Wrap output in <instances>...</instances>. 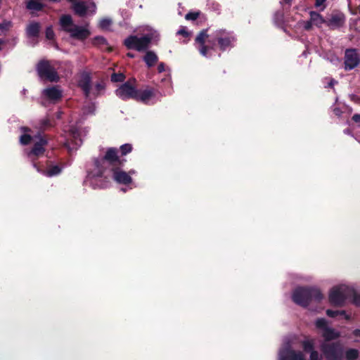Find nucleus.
<instances>
[{"label": "nucleus", "instance_id": "28", "mask_svg": "<svg viewBox=\"0 0 360 360\" xmlns=\"http://www.w3.org/2000/svg\"><path fill=\"white\" fill-rule=\"evenodd\" d=\"M323 336L324 337L327 342L328 340L338 338L339 334L337 332H335L333 329L327 327L323 331Z\"/></svg>", "mask_w": 360, "mask_h": 360}, {"label": "nucleus", "instance_id": "11", "mask_svg": "<svg viewBox=\"0 0 360 360\" xmlns=\"http://www.w3.org/2000/svg\"><path fill=\"white\" fill-rule=\"evenodd\" d=\"M72 7L75 13L79 16H84L87 13L88 10L91 11V14H94L96 9L95 3L91 2L86 4V3L81 1H73Z\"/></svg>", "mask_w": 360, "mask_h": 360}, {"label": "nucleus", "instance_id": "9", "mask_svg": "<svg viewBox=\"0 0 360 360\" xmlns=\"http://www.w3.org/2000/svg\"><path fill=\"white\" fill-rule=\"evenodd\" d=\"M321 351L328 360H339L342 356V349L339 343L325 342L321 345Z\"/></svg>", "mask_w": 360, "mask_h": 360}, {"label": "nucleus", "instance_id": "25", "mask_svg": "<svg viewBox=\"0 0 360 360\" xmlns=\"http://www.w3.org/2000/svg\"><path fill=\"white\" fill-rule=\"evenodd\" d=\"M60 22L63 30L67 32L75 25L71 16L69 15H63L60 18Z\"/></svg>", "mask_w": 360, "mask_h": 360}, {"label": "nucleus", "instance_id": "3", "mask_svg": "<svg viewBox=\"0 0 360 360\" xmlns=\"http://www.w3.org/2000/svg\"><path fill=\"white\" fill-rule=\"evenodd\" d=\"M323 298L320 290L316 288H297L292 294V300L297 304L307 307L314 300L319 302Z\"/></svg>", "mask_w": 360, "mask_h": 360}, {"label": "nucleus", "instance_id": "10", "mask_svg": "<svg viewBox=\"0 0 360 360\" xmlns=\"http://www.w3.org/2000/svg\"><path fill=\"white\" fill-rule=\"evenodd\" d=\"M360 63V58L355 49H347L345 55V69L351 70Z\"/></svg>", "mask_w": 360, "mask_h": 360}, {"label": "nucleus", "instance_id": "15", "mask_svg": "<svg viewBox=\"0 0 360 360\" xmlns=\"http://www.w3.org/2000/svg\"><path fill=\"white\" fill-rule=\"evenodd\" d=\"M68 32L70 33L71 37L80 40L86 39L90 34V32L87 29L76 25L69 30Z\"/></svg>", "mask_w": 360, "mask_h": 360}, {"label": "nucleus", "instance_id": "19", "mask_svg": "<svg viewBox=\"0 0 360 360\" xmlns=\"http://www.w3.org/2000/svg\"><path fill=\"white\" fill-rule=\"evenodd\" d=\"M70 135L73 140L70 142L67 141L65 143V147L68 149L70 152L77 150L78 147H79L82 143V139L79 137V134L75 129H72L70 131Z\"/></svg>", "mask_w": 360, "mask_h": 360}, {"label": "nucleus", "instance_id": "27", "mask_svg": "<svg viewBox=\"0 0 360 360\" xmlns=\"http://www.w3.org/2000/svg\"><path fill=\"white\" fill-rule=\"evenodd\" d=\"M26 7L27 9L33 11H39L44 8V5L39 0H30L27 1Z\"/></svg>", "mask_w": 360, "mask_h": 360}, {"label": "nucleus", "instance_id": "17", "mask_svg": "<svg viewBox=\"0 0 360 360\" xmlns=\"http://www.w3.org/2000/svg\"><path fill=\"white\" fill-rule=\"evenodd\" d=\"M207 32V30H202L195 38V42L200 44L198 50L203 56H207V52L210 49L205 44L206 39L209 37Z\"/></svg>", "mask_w": 360, "mask_h": 360}, {"label": "nucleus", "instance_id": "38", "mask_svg": "<svg viewBox=\"0 0 360 360\" xmlns=\"http://www.w3.org/2000/svg\"><path fill=\"white\" fill-rule=\"evenodd\" d=\"M199 15V13L197 12H190L186 15V19L188 20H195L198 18Z\"/></svg>", "mask_w": 360, "mask_h": 360}, {"label": "nucleus", "instance_id": "18", "mask_svg": "<svg viewBox=\"0 0 360 360\" xmlns=\"http://www.w3.org/2000/svg\"><path fill=\"white\" fill-rule=\"evenodd\" d=\"M79 86L83 90L86 98H91V77L89 74L84 73L82 75L79 81Z\"/></svg>", "mask_w": 360, "mask_h": 360}, {"label": "nucleus", "instance_id": "44", "mask_svg": "<svg viewBox=\"0 0 360 360\" xmlns=\"http://www.w3.org/2000/svg\"><path fill=\"white\" fill-rule=\"evenodd\" d=\"M177 34H180V35H183L184 37H187L188 35V33L187 32V31L184 28L180 29L177 32Z\"/></svg>", "mask_w": 360, "mask_h": 360}, {"label": "nucleus", "instance_id": "41", "mask_svg": "<svg viewBox=\"0 0 360 360\" xmlns=\"http://www.w3.org/2000/svg\"><path fill=\"white\" fill-rule=\"evenodd\" d=\"M94 40H95L96 43L99 44H106V40L103 37H95Z\"/></svg>", "mask_w": 360, "mask_h": 360}, {"label": "nucleus", "instance_id": "7", "mask_svg": "<svg viewBox=\"0 0 360 360\" xmlns=\"http://www.w3.org/2000/svg\"><path fill=\"white\" fill-rule=\"evenodd\" d=\"M37 71L40 78L50 82H57L59 77L56 68L48 60L40 61L37 66Z\"/></svg>", "mask_w": 360, "mask_h": 360}, {"label": "nucleus", "instance_id": "39", "mask_svg": "<svg viewBox=\"0 0 360 360\" xmlns=\"http://www.w3.org/2000/svg\"><path fill=\"white\" fill-rule=\"evenodd\" d=\"M94 110H95L94 104H91L89 106H85L84 108V113L86 114V115L94 113Z\"/></svg>", "mask_w": 360, "mask_h": 360}, {"label": "nucleus", "instance_id": "30", "mask_svg": "<svg viewBox=\"0 0 360 360\" xmlns=\"http://www.w3.org/2000/svg\"><path fill=\"white\" fill-rule=\"evenodd\" d=\"M345 355L348 360H354L358 357L359 352L355 349H349L346 352Z\"/></svg>", "mask_w": 360, "mask_h": 360}, {"label": "nucleus", "instance_id": "31", "mask_svg": "<svg viewBox=\"0 0 360 360\" xmlns=\"http://www.w3.org/2000/svg\"><path fill=\"white\" fill-rule=\"evenodd\" d=\"M112 24V20L110 18L102 19L99 22V26L103 30H108Z\"/></svg>", "mask_w": 360, "mask_h": 360}, {"label": "nucleus", "instance_id": "32", "mask_svg": "<svg viewBox=\"0 0 360 360\" xmlns=\"http://www.w3.org/2000/svg\"><path fill=\"white\" fill-rule=\"evenodd\" d=\"M52 124L48 118H45L42 120L39 123V129L40 130H45L47 128L51 127Z\"/></svg>", "mask_w": 360, "mask_h": 360}, {"label": "nucleus", "instance_id": "48", "mask_svg": "<svg viewBox=\"0 0 360 360\" xmlns=\"http://www.w3.org/2000/svg\"><path fill=\"white\" fill-rule=\"evenodd\" d=\"M326 0H316L315 6L320 7L322 6Z\"/></svg>", "mask_w": 360, "mask_h": 360}, {"label": "nucleus", "instance_id": "20", "mask_svg": "<svg viewBox=\"0 0 360 360\" xmlns=\"http://www.w3.org/2000/svg\"><path fill=\"white\" fill-rule=\"evenodd\" d=\"M345 23V17L341 13L333 14L326 20V25L331 29H337L343 25Z\"/></svg>", "mask_w": 360, "mask_h": 360}, {"label": "nucleus", "instance_id": "45", "mask_svg": "<svg viewBox=\"0 0 360 360\" xmlns=\"http://www.w3.org/2000/svg\"><path fill=\"white\" fill-rule=\"evenodd\" d=\"M352 120L360 124V114H354L352 117Z\"/></svg>", "mask_w": 360, "mask_h": 360}, {"label": "nucleus", "instance_id": "37", "mask_svg": "<svg viewBox=\"0 0 360 360\" xmlns=\"http://www.w3.org/2000/svg\"><path fill=\"white\" fill-rule=\"evenodd\" d=\"M104 89V85L101 83L96 84L95 89H94L91 94L96 96L101 91Z\"/></svg>", "mask_w": 360, "mask_h": 360}, {"label": "nucleus", "instance_id": "1", "mask_svg": "<svg viewBox=\"0 0 360 360\" xmlns=\"http://www.w3.org/2000/svg\"><path fill=\"white\" fill-rule=\"evenodd\" d=\"M121 160L117 155V150L114 148H108L105 156L94 161L93 168L89 170L86 181L94 188H103L110 182L106 172L108 168H115L121 165Z\"/></svg>", "mask_w": 360, "mask_h": 360}, {"label": "nucleus", "instance_id": "36", "mask_svg": "<svg viewBox=\"0 0 360 360\" xmlns=\"http://www.w3.org/2000/svg\"><path fill=\"white\" fill-rule=\"evenodd\" d=\"M349 299H352V302L357 306H360V295L357 294L354 290V294L349 297Z\"/></svg>", "mask_w": 360, "mask_h": 360}, {"label": "nucleus", "instance_id": "2", "mask_svg": "<svg viewBox=\"0 0 360 360\" xmlns=\"http://www.w3.org/2000/svg\"><path fill=\"white\" fill-rule=\"evenodd\" d=\"M20 129L25 133L20 138L21 144L27 145L32 141L34 142L32 149L27 153V158L34 162L39 157L44 155L45 151L44 146L47 144V141L41 137L40 134L39 136H32L26 134L30 131L27 127H21Z\"/></svg>", "mask_w": 360, "mask_h": 360}, {"label": "nucleus", "instance_id": "6", "mask_svg": "<svg viewBox=\"0 0 360 360\" xmlns=\"http://www.w3.org/2000/svg\"><path fill=\"white\" fill-rule=\"evenodd\" d=\"M352 294H354V288L351 287L346 285L335 286L330 292L329 301L334 306L341 307Z\"/></svg>", "mask_w": 360, "mask_h": 360}, {"label": "nucleus", "instance_id": "33", "mask_svg": "<svg viewBox=\"0 0 360 360\" xmlns=\"http://www.w3.org/2000/svg\"><path fill=\"white\" fill-rule=\"evenodd\" d=\"M125 77L122 73H113L111 75V81L113 82H118L124 81Z\"/></svg>", "mask_w": 360, "mask_h": 360}, {"label": "nucleus", "instance_id": "50", "mask_svg": "<svg viewBox=\"0 0 360 360\" xmlns=\"http://www.w3.org/2000/svg\"><path fill=\"white\" fill-rule=\"evenodd\" d=\"M337 82L333 79H330V82L328 83V86L329 87H333L334 84H336Z\"/></svg>", "mask_w": 360, "mask_h": 360}, {"label": "nucleus", "instance_id": "21", "mask_svg": "<svg viewBox=\"0 0 360 360\" xmlns=\"http://www.w3.org/2000/svg\"><path fill=\"white\" fill-rule=\"evenodd\" d=\"M303 348L306 352H310V360H319V354L314 350V341L308 340L303 342Z\"/></svg>", "mask_w": 360, "mask_h": 360}, {"label": "nucleus", "instance_id": "4", "mask_svg": "<svg viewBox=\"0 0 360 360\" xmlns=\"http://www.w3.org/2000/svg\"><path fill=\"white\" fill-rule=\"evenodd\" d=\"M158 37L156 31L150 30L148 33L142 37L131 35L124 40V45L129 49H134L138 51H143L146 50L152 41L155 40Z\"/></svg>", "mask_w": 360, "mask_h": 360}, {"label": "nucleus", "instance_id": "12", "mask_svg": "<svg viewBox=\"0 0 360 360\" xmlns=\"http://www.w3.org/2000/svg\"><path fill=\"white\" fill-rule=\"evenodd\" d=\"M136 94V89L129 82H125L116 90V95L122 100L134 99Z\"/></svg>", "mask_w": 360, "mask_h": 360}, {"label": "nucleus", "instance_id": "22", "mask_svg": "<svg viewBox=\"0 0 360 360\" xmlns=\"http://www.w3.org/2000/svg\"><path fill=\"white\" fill-rule=\"evenodd\" d=\"M33 166L37 168L39 172H41L44 175L51 177L53 176L58 175L61 172V168L58 165H51L47 169L41 170L37 167V165L34 162Z\"/></svg>", "mask_w": 360, "mask_h": 360}, {"label": "nucleus", "instance_id": "56", "mask_svg": "<svg viewBox=\"0 0 360 360\" xmlns=\"http://www.w3.org/2000/svg\"><path fill=\"white\" fill-rule=\"evenodd\" d=\"M60 115H61V113H60V112H58V115H57V117H58V118H60Z\"/></svg>", "mask_w": 360, "mask_h": 360}, {"label": "nucleus", "instance_id": "5", "mask_svg": "<svg viewBox=\"0 0 360 360\" xmlns=\"http://www.w3.org/2000/svg\"><path fill=\"white\" fill-rule=\"evenodd\" d=\"M210 37V42L214 44L216 41L221 51L233 46L236 39L233 32L224 29L215 30Z\"/></svg>", "mask_w": 360, "mask_h": 360}, {"label": "nucleus", "instance_id": "53", "mask_svg": "<svg viewBox=\"0 0 360 360\" xmlns=\"http://www.w3.org/2000/svg\"><path fill=\"white\" fill-rule=\"evenodd\" d=\"M4 43V40L0 39V50L1 49V46Z\"/></svg>", "mask_w": 360, "mask_h": 360}, {"label": "nucleus", "instance_id": "49", "mask_svg": "<svg viewBox=\"0 0 360 360\" xmlns=\"http://www.w3.org/2000/svg\"><path fill=\"white\" fill-rule=\"evenodd\" d=\"M333 112L337 116H340L341 115V110L338 108H335L333 109Z\"/></svg>", "mask_w": 360, "mask_h": 360}, {"label": "nucleus", "instance_id": "23", "mask_svg": "<svg viewBox=\"0 0 360 360\" xmlns=\"http://www.w3.org/2000/svg\"><path fill=\"white\" fill-rule=\"evenodd\" d=\"M40 31V25L39 22H31L26 29V33L28 37H37Z\"/></svg>", "mask_w": 360, "mask_h": 360}, {"label": "nucleus", "instance_id": "42", "mask_svg": "<svg viewBox=\"0 0 360 360\" xmlns=\"http://www.w3.org/2000/svg\"><path fill=\"white\" fill-rule=\"evenodd\" d=\"M312 25H313V23H312V22H311V19H309V20L306 21V22H304V29H305L306 30H311V27H312Z\"/></svg>", "mask_w": 360, "mask_h": 360}, {"label": "nucleus", "instance_id": "43", "mask_svg": "<svg viewBox=\"0 0 360 360\" xmlns=\"http://www.w3.org/2000/svg\"><path fill=\"white\" fill-rule=\"evenodd\" d=\"M292 0H282L281 4L283 5V6H287V7L288 8L292 5Z\"/></svg>", "mask_w": 360, "mask_h": 360}, {"label": "nucleus", "instance_id": "34", "mask_svg": "<svg viewBox=\"0 0 360 360\" xmlns=\"http://www.w3.org/2000/svg\"><path fill=\"white\" fill-rule=\"evenodd\" d=\"M121 153L123 155H127V153H130L132 150V146L131 144L126 143L120 147Z\"/></svg>", "mask_w": 360, "mask_h": 360}, {"label": "nucleus", "instance_id": "54", "mask_svg": "<svg viewBox=\"0 0 360 360\" xmlns=\"http://www.w3.org/2000/svg\"><path fill=\"white\" fill-rule=\"evenodd\" d=\"M134 173H135L134 170H131V171L129 172L128 174L130 175V174H133Z\"/></svg>", "mask_w": 360, "mask_h": 360}, {"label": "nucleus", "instance_id": "52", "mask_svg": "<svg viewBox=\"0 0 360 360\" xmlns=\"http://www.w3.org/2000/svg\"><path fill=\"white\" fill-rule=\"evenodd\" d=\"M127 55L129 58H134V53H128Z\"/></svg>", "mask_w": 360, "mask_h": 360}, {"label": "nucleus", "instance_id": "40", "mask_svg": "<svg viewBox=\"0 0 360 360\" xmlns=\"http://www.w3.org/2000/svg\"><path fill=\"white\" fill-rule=\"evenodd\" d=\"M46 37L48 39H53L54 38V32L51 27H48L46 30Z\"/></svg>", "mask_w": 360, "mask_h": 360}, {"label": "nucleus", "instance_id": "55", "mask_svg": "<svg viewBox=\"0 0 360 360\" xmlns=\"http://www.w3.org/2000/svg\"><path fill=\"white\" fill-rule=\"evenodd\" d=\"M345 134H349V131L348 129H345Z\"/></svg>", "mask_w": 360, "mask_h": 360}, {"label": "nucleus", "instance_id": "26", "mask_svg": "<svg viewBox=\"0 0 360 360\" xmlns=\"http://www.w3.org/2000/svg\"><path fill=\"white\" fill-rule=\"evenodd\" d=\"M143 60L148 68H151L158 62V57L155 52L148 51L146 52Z\"/></svg>", "mask_w": 360, "mask_h": 360}, {"label": "nucleus", "instance_id": "16", "mask_svg": "<svg viewBox=\"0 0 360 360\" xmlns=\"http://www.w3.org/2000/svg\"><path fill=\"white\" fill-rule=\"evenodd\" d=\"M154 96L155 92L152 89H147L143 91L136 89V94L134 99L145 104H148Z\"/></svg>", "mask_w": 360, "mask_h": 360}, {"label": "nucleus", "instance_id": "24", "mask_svg": "<svg viewBox=\"0 0 360 360\" xmlns=\"http://www.w3.org/2000/svg\"><path fill=\"white\" fill-rule=\"evenodd\" d=\"M310 19L314 25L316 27H321L323 24L326 25V20L323 17L316 11H311L309 13Z\"/></svg>", "mask_w": 360, "mask_h": 360}, {"label": "nucleus", "instance_id": "29", "mask_svg": "<svg viewBox=\"0 0 360 360\" xmlns=\"http://www.w3.org/2000/svg\"><path fill=\"white\" fill-rule=\"evenodd\" d=\"M326 314L330 317H335L338 315L344 316L346 319H349V316H347L345 311H334L331 309H328L326 311Z\"/></svg>", "mask_w": 360, "mask_h": 360}, {"label": "nucleus", "instance_id": "51", "mask_svg": "<svg viewBox=\"0 0 360 360\" xmlns=\"http://www.w3.org/2000/svg\"><path fill=\"white\" fill-rule=\"evenodd\" d=\"M354 335L355 336H360V330L356 329L354 331Z\"/></svg>", "mask_w": 360, "mask_h": 360}, {"label": "nucleus", "instance_id": "8", "mask_svg": "<svg viewBox=\"0 0 360 360\" xmlns=\"http://www.w3.org/2000/svg\"><path fill=\"white\" fill-rule=\"evenodd\" d=\"M279 360H305L304 354L301 352L292 349L290 342L285 340L278 352Z\"/></svg>", "mask_w": 360, "mask_h": 360}, {"label": "nucleus", "instance_id": "35", "mask_svg": "<svg viewBox=\"0 0 360 360\" xmlns=\"http://www.w3.org/2000/svg\"><path fill=\"white\" fill-rule=\"evenodd\" d=\"M316 326L319 328L324 330L327 328V321L325 319H319L316 321Z\"/></svg>", "mask_w": 360, "mask_h": 360}, {"label": "nucleus", "instance_id": "14", "mask_svg": "<svg viewBox=\"0 0 360 360\" xmlns=\"http://www.w3.org/2000/svg\"><path fill=\"white\" fill-rule=\"evenodd\" d=\"M113 179L122 184H129L131 182L132 179L131 176L126 172L120 169L119 168H112Z\"/></svg>", "mask_w": 360, "mask_h": 360}, {"label": "nucleus", "instance_id": "13", "mask_svg": "<svg viewBox=\"0 0 360 360\" xmlns=\"http://www.w3.org/2000/svg\"><path fill=\"white\" fill-rule=\"evenodd\" d=\"M42 95L47 99L56 102L62 97V91L58 86L48 87L43 90Z\"/></svg>", "mask_w": 360, "mask_h": 360}, {"label": "nucleus", "instance_id": "46", "mask_svg": "<svg viewBox=\"0 0 360 360\" xmlns=\"http://www.w3.org/2000/svg\"><path fill=\"white\" fill-rule=\"evenodd\" d=\"M11 25L10 22H4V23H0V30L2 29H7Z\"/></svg>", "mask_w": 360, "mask_h": 360}, {"label": "nucleus", "instance_id": "47", "mask_svg": "<svg viewBox=\"0 0 360 360\" xmlns=\"http://www.w3.org/2000/svg\"><path fill=\"white\" fill-rule=\"evenodd\" d=\"M158 70L159 72H162L165 70V64L163 63H160L158 65Z\"/></svg>", "mask_w": 360, "mask_h": 360}]
</instances>
